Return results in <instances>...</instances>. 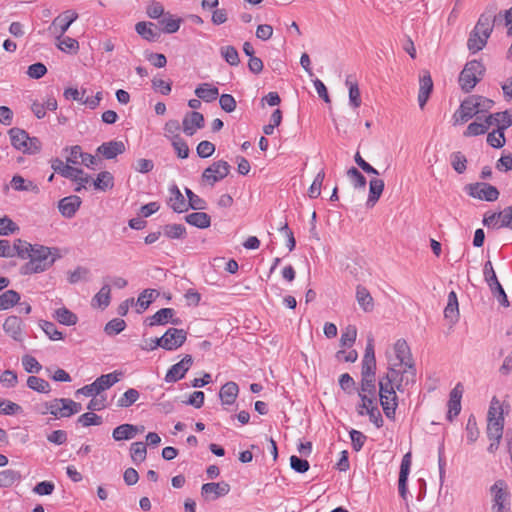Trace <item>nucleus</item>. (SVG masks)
Instances as JSON below:
<instances>
[{
    "instance_id": "f257e3e1",
    "label": "nucleus",
    "mask_w": 512,
    "mask_h": 512,
    "mask_svg": "<svg viewBox=\"0 0 512 512\" xmlns=\"http://www.w3.org/2000/svg\"><path fill=\"white\" fill-rule=\"evenodd\" d=\"M494 101L480 95H471L465 98L453 115L455 124H463L479 113L488 112Z\"/></svg>"
},
{
    "instance_id": "f03ea898",
    "label": "nucleus",
    "mask_w": 512,
    "mask_h": 512,
    "mask_svg": "<svg viewBox=\"0 0 512 512\" xmlns=\"http://www.w3.org/2000/svg\"><path fill=\"white\" fill-rule=\"evenodd\" d=\"M396 358L399 366H404L403 374L400 377L397 390L401 391L403 385L413 384L416 381V368L412 359L410 348L404 339H399L394 345Z\"/></svg>"
},
{
    "instance_id": "7ed1b4c3",
    "label": "nucleus",
    "mask_w": 512,
    "mask_h": 512,
    "mask_svg": "<svg viewBox=\"0 0 512 512\" xmlns=\"http://www.w3.org/2000/svg\"><path fill=\"white\" fill-rule=\"evenodd\" d=\"M486 68L479 60L468 61L460 72L458 82L465 93H469L485 75Z\"/></svg>"
},
{
    "instance_id": "20e7f679",
    "label": "nucleus",
    "mask_w": 512,
    "mask_h": 512,
    "mask_svg": "<svg viewBox=\"0 0 512 512\" xmlns=\"http://www.w3.org/2000/svg\"><path fill=\"white\" fill-rule=\"evenodd\" d=\"M123 376V372L114 371L112 373L103 374L93 383L83 386L76 391V394H82L86 397L99 395L101 392L109 389L119 382Z\"/></svg>"
},
{
    "instance_id": "39448f33",
    "label": "nucleus",
    "mask_w": 512,
    "mask_h": 512,
    "mask_svg": "<svg viewBox=\"0 0 512 512\" xmlns=\"http://www.w3.org/2000/svg\"><path fill=\"white\" fill-rule=\"evenodd\" d=\"M395 388L393 384H391V380L388 379V381H385L383 379H379V398H380V404L383 408V412L385 416L390 419H395V412L398 407V402L390 403L387 402V395L388 397L395 398Z\"/></svg>"
},
{
    "instance_id": "423d86ee",
    "label": "nucleus",
    "mask_w": 512,
    "mask_h": 512,
    "mask_svg": "<svg viewBox=\"0 0 512 512\" xmlns=\"http://www.w3.org/2000/svg\"><path fill=\"white\" fill-rule=\"evenodd\" d=\"M230 169L231 166L227 161H215L203 171L201 179L208 185L214 186L216 182H219L228 176Z\"/></svg>"
},
{
    "instance_id": "0eeeda50",
    "label": "nucleus",
    "mask_w": 512,
    "mask_h": 512,
    "mask_svg": "<svg viewBox=\"0 0 512 512\" xmlns=\"http://www.w3.org/2000/svg\"><path fill=\"white\" fill-rule=\"evenodd\" d=\"M465 189L471 197L488 202L496 201L499 197L498 189L486 182L468 184Z\"/></svg>"
},
{
    "instance_id": "6e6552de",
    "label": "nucleus",
    "mask_w": 512,
    "mask_h": 512,
    "mask_svg": "<svg viewBox=\"0 0 512 512\" xmlns=\"http://www.w3.org/2000/svg\"><path fill=\"white\" fill-rule=\"evenodd\" d=\"M60 257L57 248H49L42 245L32 246L29 259L33 260L36 264L46 265L45 270L53 265L55 260Z\"/></svg>"
},
{
    "instance_id": "1a4fd4ad",
    "label": "nucleus",
    "mask_w": 512,
    "mask_h": 512,
    "mask_svg": "<svg viewBox=\"0 0 512 512\" xmlns=\"http://www.w3.org/2000/svg\"><path fill=\"white\" fill-rule=\"evenodd\" d=\"M497 10V4H489L485 8V11L480 15L473 30L480 32L483 36L490 37L493 31L494 23L497 19Z\"/></svg>"
},
{
    "instance_id": "9d476101",
    "label": "nucleus",
    "mask_w": 512,
    "mask_h": 512,
    "mask_svg": "<svg viewBox=\"0 0 512 512\" xmlns=\"http://www.w3.org/2000/svg\"><path fill=\"white\" fill-rule=\"evenodd\" d=\"M490 492L493 496L492 511H503V509L510 508V493L504 480H497L491 486Z\"/></svg>"
},
{
    "instance_id": "9b49d317",
    "label": "nucleus",
    "mask_w": 512,
    "mask_h": 512,
    "mask_svg": "<svg viewBox=\"0 0 512 512\" xmlns=\"http://www.w3.org/2000/svg\"><path fill=\"white\" fill-rule=\"evenodd\" d=\"M193 364V358L191 355H185L181 361L172 365L165 375V381L167 383H175L185 377V374Z\"/></svg>"
},
{
    "instance_id": "f8f14e48",
    "label": "nucleus",
    "mask_w": 512,
    "mask_h": 512,
    "mask_svg": "<svg viewBox=\"0 0 512 512\" xmlns=\"http://www.w3.org/2000/svg\"><path fill=\"white\" fill-rule=\"evenodd\" d=\"M175 314L176 312L173 308H162L154 315L148 317L145 322L151 327L155 325H165L167 323L180 325L182 321L180 318L175 317Z\"/></svg>"
},
{
    "instance_id": "ddd939ff",
    "label": "nucleus",
    "mask_w": 512,
    "mask_h": 512,
    "mask_svg": "<svg viewBox=\"0 0 512 512\" xmlns=\"http://www.w3.org/2000/svg\"><path fill=\"white\" fill-rule=\"evenodd\" d=\"M162 338L166 341L163 343V349L167 351H173L185 343L187 339V332L183 329L169 328L162 335Z\"/></svg>"
},
{
    "instance_id": "4468645a",
    "label": "nucleus",
    "mask_w": 512,
    "mask_h": 512,
    "mask_svg": "<svg viewBox=\"0 0 512 512\" xmlns=\"http://www.w3.org/2000/svg\"><path fill=\"white\" fill-rule=\"evenodd\" d=\"M230 489V485L224 481L205 483L201 487V495L206 500H216L226 496L230 492Z\"/></svg>"
},
{
    "instance_id": "2eb2a0df",
    "label": "nucleus",
    "mask_w": 512,
    "mask_h": 512,
    "mask_svg": "<svg viewBox=\"0 0 512 512\" xmlns=\"http://www.w3.org/2000/svg\"><path fill=\"white\" fill-rule=\"evenodd\" d=\"M183 132L187 136H193L197 129H201L205 125L203 114L197 111L188 112L182 122Z\"/></svg>"
},
{
    "instance_id": "dca6fc26",
    "label": "nucleus",
    "mask_w": 512,
    "mask_h": 512,
    "mask_svg": "<svg viewBox=\"0 0 512 512\" xmlns=\"http://www.w3.org/2000/svg\"><path fill=\"white\" fill-rule=\"evenodd\" d=\"M71 163H64L61 159L55 158L51 161L52 169L64 178L70 180H77L79 175H83L84 171L80 168H75L70 165Z\"/></svg>"
},
{
    "instance_id": "f3484780",
    "label": "nucleus",
    "mask_w": 512,
    "mask_h": 512,
    "mask_svg": "<svg viewBox=\"0 0 512 512\" xmlns=\"http://www.w3.org/2000/svg\"><path fill=\"white\" fill-rule=\"evenodd\" d=\"M81 204L82 200L79 196L71 195L62 198L58 202V209L63 217L70 219L74 217Z\"/></svg>"
},
{
    "instance_id": "a211bd4d",
    "label": "nucleus",
    "mask_w": 512,
    "mask_h": 512,
    "mask_svg": "<svg viewBox=\"0 0 512 512\" xmlns=\"http://www.w3.org/2000/svg\"><path fill=\"white\" fill-rule=\"evenodd\" d=\"M126 150L125 144L122 141L111 140L102 143L97 148V153L107 160L116 158L118 155L123 154Z\"/></svg>"
},
{
    "instance_id": "6ab92c4d",
    "label": "nucleus",
    "mask_w": 512,
    "mask_h": 512,
    "mask_svg": "<svg viewBox=\"0 0 512 512\" xmlns=\"http://www.w3.org/2000/svg\"><path fill=\"white\" fill-rule=\"evenodd\" d=\"M463 394V386L461 383L456 384V386L451 390L448 401V413L447 419L452 421L454 417H456L461 411V398Z\"/></svg>"
},
{
    "instance_id": "aec40b11",
    "label": "nucleus",
    "mask_w": 512,
    "mask_h": 512,
    "mask_svg": "<svg viewBox=\"0 0 512 512\" xmlns=\"http://www.w3.org/2000/svg\"><path fill=\"white\" fill-rule=\"evenodd\" d=\"M50 413L56 418H67L68 407L65 403V398H55L51 401L46 402V410H39V414L46 415Z\"/></svg>"
},
{
    "instance_id": "412c9836",
    "label": "nucleus",
    "mask_w": 512,
    "mask_h": 512,
    "mask_svg": "<svg viewBox=\"0 0 512 512\" xmlns=\"http://www.w3.org/2000/svg\"><path fill=\"white\" fill-rule=\"evenodd\" d=\"M3 329L15 341H22V320L18 316L7 317L3 323Z\"/></svg>"
},
{
    "instance_id": "4be33fe9",
    "label": "nucleus",
    "mask_w": 512,
    "mask_h": 512,
    "mask_svg": "<svg viewBox=\"0 0 512 512\" xmlns=\"http://www.w3.org/2000/svg\"><path fill=\"white\" fill-rule=\"evenodd\" d=\"M433 90V81L429 72H425L423 76L420 77V87L418 93V103L421 109L426 105L430 94Z\"/></svg>"
},
{
    "instance_id": "5701e85b",
    "label": "nucleus",
    "mask_w": 512,
    "mask_h": 512,
    "mask_svg": "<svg viewBox=\"0 0 512 512\" xmlns=\"http://www.w3.org/2000/svg\"><path fill=\"white\" fill-rule=\"evenodd\" d=\"M485 118L490 123V127L496 125L497 130L505 131L508 127L512 126V113L509 110L489 114Z\"/></svg>"
},
{
    "instance_id": "b1692460",
    "label": "nucleus",
    "mask_w": 512,
    "mask_h": 512,
    "mask_svg": "<svg viewBox=\"0 0 512 512\" xmlns=\"http://www.w3.org/2000/svg\"><path fill=\"white\" fill-rule=\"evenodd\" d=\"M78 18V13L74 10H66L59 16H57L53 22L52 26H58L60 29V36H63L64 33L69 29L70 25Z\"/></svg>"
},
{
    "instance_id": "393cba45",
    "label": "nucleus",
    "mask_w": 512,
    "mask_h": 512,
    "mask_svg": "<svg viewBox=\"0 0 512 512\" xmlns=\"http://www.w3.org/2000/svg\"><path fill=\"white\" fill-rule=\"evenodd\" d=\"M154 27V23L142 21L135 25V30L143 39L149 42H154L160 37V32Z\"/></svg>"
},
{
    "instance_id": "a878e982",
    "label": "nucleus",
    "mask_w": 512,
    "mask_h": 512,
    "mask_svg": "<svg viewBox=\"0 0 512 512\" xmlns=\"http://www.w3.org/2000/svg\"><path fill=\"white\" fill-rule=\"evenodd\" d=\"M169 191L171 196L169 198L168 205L172 208V210L176 213L186 212V200L179 188L176 185H173Z\"/></svg>"
},
{
    "instance_id": "bb28decb",
    "label": "nucleus",
    "mask_w": 512,
    "mask_h": 512,
    "mask_svg": "<svg viewBox=\"0 0 512 512\" xmlns=\"http://www.w3.org/2000/svg\"><path fill=\"white\" fill-rule=\"evenodd\" d=\"M239 387L235 382H227L225 383L219 392V397L221 399L222 404L224 405H232L238 395Z\"/></svg>"
},
{
    "instance_id": "cd10ccee",
    "label": "nucleus",
    "mask_w": 512,
    "mask_h": 512,
    "mask_svg": "<svg viewBox=\"0 0 512 512\" xmlns=\"http://www.w3.org/2000/svg\"><path fill=\"white\" fill-rule=\"evenodd\" d=\"M138 434V426L133 424H121L117 426L113 432L112 437L115 441L129 440Z\"/></svg>"
},
{
    "instance_id": "c85d7f7f",
    "label": "nucleus",
    "mask_w": 512,
    "mask_h": 512,
    "mask_svg": "<svg viewBox=\"0 0 512 512\" xmlns=\"http://www.w3.org/2000/svg\"><path fill=\"white\" fill-rule=\"evenodd\" d=\"M487 420V437L489 438V440L501 439L504 428L503 412H499V415L495 421H492L491 419Z\"/></svg>"
},
{
    "instance_id": "c756f323",
    "label": "nucleus",
    "mask_w": 512,
    "mask_h": 512,
    "mask_svg": "<svg viewBox=\"0 0 512 512\" xmlns=\"http://www.w3.org/2000/svg\"><path fill=\"white\" fill-rule=\"evenodd\" d=\"M195 95L204 102H212L219 96V90L210 83H202L195 89Z\"/></svg>"
},
{
    "instance_id": "7c9ffc66",
    "label": "nucleus",
    "mask_w": 512,
    "mask_h": 512,
    "mask_svg": "<svg viewBox=\"0 0 512 512\" xmlns=\"http://www.w3.org/2000/svg\"><path fill=\"white\" fill-rule=\"evenodd\" d=\"M11 187L15 191H28L38 194L40 189L37 184L31 180L24 179L21 175H14L10 181Z\"/></svg>"
},
{
    "instance_id": "2f4dec72",
    "label": "nucleus",
    "mask_w": 512,
    "mask_h": 512,
    "mask_svg": "<svg viewBox=\"0 0 512 512\" xmlns=\"http://www.w3.org/2000/svg\"><path fill=\"white\" fill-rule=\"evenodd\" d=\"M8 134L10 136L12 146L17 150L24 152V148L27 146L26 141L29 140L28 133L23 129L13 127L8 131Z\"/></svg>"
},
{
    "instance_id": "473e14b6",
    "label": "nucleus",
    "mask_w": 512,
    "mask_h": 512,
    "mask_svg": "<svg viewBox=\"0 0 512 512\" xmlns=\"http://www.w3.org/2000/svg\"><path fill=\"white\" fill-rule=\"evenodd\" d=\"M356 299L359 306L365 312H371L374 308V301L366 287L358 285L356 287Z\"/></svg>"
},
{
    "instance_id": "72a5a7b5",
    "label": "nucleus",
    "mask_w": 512,
    "mask_h": 512,
    "mask_svg": "<svg viewBox=\"0 0 512 512\" xmlns=\"http://www.w3.org/2000/svg\"><path fill=\"white\" fill-rule=\"evenodd\" d=\"M185 221L197 228L205 229L211 225V217L205 212H193L185 216Z\"/></svg>"
},
{
    "instance_id": "f704fd0d",
    "label": "nucleus",
    "mask_w": 512,
    "mask_h": 512,
    "mask_svg": "<svg viewBox=\"0 0 512 512\" xmlns=\"http://www.w3.org/2000/svg\"><path fill=\"white\" fill-rule=\"evenodd\" d=\"M488 38L489 37L483 36L480 32L472 30L467 40L469 51L477 53L482 50L486 46Z\"/></svg>"
},
{
    "instance_id": "c9c22d12",
    "label": "nucleus",
    "mask_w": 512,
    "mask_h": 512,
    "mask_svg": "<svg viewBox=\"0 0 512 512\" xmlns=\"http://www.w3.org/2000/svg\"><path fill=\"white\" fill-rule=\"evenodd\" d=\"M444 316L452 323H455L459 317L458 300L454 291L448 294V303L444 309Z\"/></svg>"
},
{
    "instance_id": "e433bc0d",
    "label": "nucleus",
    "mask_w": 512,
    "mask_h": 512,
    "mask_svg": "<svg viewBox=\"0 0 512 512\" xmlns=\"http://www.w3.org/2000/svg\"><path fill=\"white\" fill-rule=\"evenodd\" d=\"M95 189L100 191H107L114 186V177L109 171H102L97 175V178L92 181Z\"/></svg>"
},
{
    "instance_id": "4c0bfd02",
    "label": "nucleus",
    "mask_w": 512,
    "mask_h": 512,
    "mask_svg": "<svg viewBox=\"0 0 512 512\" xmlns=\"http://www.w3.org/2000/svg\"><path fill=\"white\" fill-rule=\"evenodd\" d=\"M384 181L382 179L373 178L369 182V197L367 204L374 205L380 198L384 190Z\"/></svg>"
},
{
    "instance_id": "58836bf2",
    "label": "nucleus",
    "mask_w": 512,
    "mask_h": 512,
    "mask_svg": "<svg viewBox=\"0 0 512 512\" xmlns=\"http://www.w3.org/2000/svg\"><path fill=\"white\" fill-rule=\"evenodd\" d=\"M110 293H111L110 285L104 284L101 287V289L99 290V292L93 297L92 305L94 307L97 306L99 308L105 309L110 304V299H111Z\"/></svg>"
},
{
    "instance_id": "ea45409f",
    "label": "nucleus",
    "mask_w": 512,
    "mask_h": 512,
    "mask_svg": "<svg viewBox=\"0 0 512 512\" xmlns=\"http://www.w3.org/2000/svg\"><path fill=\"white\" fill-rule=\"evenodd\" d=\"M346 86L349 89V104L353 108H358L361 105V95L358 83L351 80V76H348L345 81Z\"/></svg>"
},
{
    "instance_id": "a19ab883",
    "label": "nucleus",
    "mask_w": 512,
    "mask_h": 512,
    "mask_svg": "<svg viewBox=\"0 0 512 512\" xmlns=\"http://www.w3.org/2000/svg\"><path fill=\"white\" fill-rule=\"evenodd\" d=\"M21 297L15 290H7L0 295V311L8 310L19 303Z\"/></svg>"
},
{
    "instance_id": "79ce46f5",
    "label": "nucleus",
    "mask_w": 512,
    "mask_h": 512,
    "mask_svg": "<svg viewBox=\"0 0 512 512\" xmlns=\"http://www.w3.org/2000/svg\"><path fill=\"white\" fill-rule=\"evenodd\" d=\"M162 234L169 239H184L186 227L182 224H167L162 227Z\"/></svg>"
},
{
    "instance_id": "37998d69",
    "label": "nucleus",
    "mask_w": 512,
    "mask_h": 512,
    "mask_svg": "<svg viewBox=\"0 0 512 512\" xmlns=\"http://www.w3.org/2000/svg\"><path fill=\"white\" fill-rule=\"evenodd\" d=\"M54 318L59 323L67 326L75 325L78 321L77 315L65 307L55 310Z\"/></svg>"
},
{
    "instance_id": "c03bdc74",
    "label": "nucleus",
    "mask_w": 512,
    "mask_h": 512,
    "mask_svg": "<svg viewBox=\"0 0 512 512\" xmlns=\"http://www.w3.org/2000/svg\"><path fill=\"white\" fill-rule=\"evenodd\" d=\"M22 475L19 471L14 469H6L0 471V487H10L15 482L20 481Z\"/></svg>"
},
{
    "instance_id": "a18cd8bd",
    "label": "nucleus",
    "mask_w": 512,
    "mask_h": 512,
    "mask_svg": "<svg viewBox=\"0 0 512 512\" xmlns=\"http://www.w3.org/2000/svg\"><path fill=\"white\" fill-rule=\"evenodd\" d=\"M159 23L163 26L162 31L167 34H173L177 32L180 28L181 19L173 18V16L168 12L165 16L159 21Z\"/></svg>"
},
{
    "instance_id": "49530a36",
    "label": "nucleus",
    "mask_w": 512,
    "mask_h": 512,
    "mask_svg": "<svg viewBox=\"0 0 512 512\" xmlns=\"http://www.w3.org/2000/svg\"><path fill=\"white\" fill-rule=\"evenodd\" d=\"M27 386L38 393L47 394L51 391L49 382L37 376H29L27 379Z\"/></svg>"
},
{
    "instance_id": "de8ad7c7",
    "label": "nucleus",
    "mask_w": 512,
    "mask_h": 512,
    "mask_svg": "<svg viewBox=\"0 0 512 512\" xmlns=\"http://www.w3.org/2000/svg\"><path fill=\"white\" fill-rule=\"evenodd\" d=\"M62 36H58L57 37V40H58V43H57V47L65 52V53H72V54H77L78 50H79V43L76 39L74 38H71V37H63L61 38Z\"/></svg>"
},
{
    "instance_id": "09e8293b",
    "label": "nucleus",
    "mask_w": 512,
    "mask_h": 512,
    "mask_svg": "<svg viewBox=\"0 0 512 512\" xmlns=\"http://www.w3.org/2000/svg\"><path fill=\"white\" fill-rule=\"evenodd\" d=\"M140 397V393L138 390L134 388H129L127 391L123 393V395L117 401V407L119 408H128L133 405Z\"/></svg>"
},
{
    "instance_id": "8fccbe9b",
    "label": "nucleus",
    "mask_w": 512,
    "mask_h": 512,
    "mask_svg": "<svg viewBox=\"0 0 512 512\" xmlns=\"http://www.w3.org/2000/svg\"><path fill=\"white\" fill-rule=\"evenodd\" d=\"M185 193L188 198V202H186L187 210L193 209V210H204L207 207V203L204 199L196 195L192 190L189 188H185Z\"/></svg>"
},
{
    "instance_id": "3c124183",
    "label": "nucleus",
    "mask_w": 512,
    "mask_h": 512,
    "mask_svg": "<svg viewBox=\"0 0 512 512\" xmlns=\"http://www.w3.org/2000/svg\"><path fill=\"white\" fill-rule=\"evenodd\" d=\"M220 54L223 59L231 66H238L240 58L237 49L232 45L222 46Z\"/></svg>"
},
{
    "instance_id": "603ef678",
    "label": "nucleus",
    "mask_w": 512,
    "mask_h": 512,
    "mask_svg": "<svg viewBox=\"0 0 512 512\" xmlns=\"http://www.w3.org/2000/svg\"><path fill=\"white\" fill-rule=\"evenodd\" d=\"M490 128V123L487 122L486 118L482 122L474 121L470 123L464 132V136H478L486 133Z\"/></svg>"
},
{
    "instance_id": "864d4df0",
    "label": "nucleus",
    "mask_w": 512,
    "mask_h": 512,
    "mask_svg": "<svg viewBox=\"0 0 512 512\" xmlns=\"http://www.w3.org/2000/svg\"><path fill=\"white\" fill-rule=\"evenodd\" d=\"M131 459L134 463L138 464L146 459L147 448L144 442H134L130 447Z\"/></svg>"
},
{
    "instance_id": "5fc2aeb1",
    "label": "nucleus",
    "mask_w": 512,
    "mask_h": 512,
    "mask_svg": "<svg viewBox=\"0 0 512 512\" xmlns=\"http://www.w3.org/2000/svg\"><path fill=\"white\" fill-rule=\"evenodd\" d=\"M154 293L158 295V293L154 289H145L143 292L140 293L137 299V305L139 307L137 309L138 313L144 312L149 307V305L153 301Z\"/></svg>"
},
{
    "instance_id": "6e6d98bb",
    "label": "nucleus",
    "mask_w": 512,
    "mask_h": 512,
    "mask_svg": "<svg viewBox=\"0 0 512 512\" xmlns=\"http://www.w3.org/2000/svg\"><path fill=\"white\" fill-rule=\"evenodd\" d=\"M14 256L17 255L21 259H27L32 251V245L25 240L16 239L14 240L13 246Z\"/></svg>"
},
{
    "instance_id": "4d7b16f0",
    "label": "nucleus",
    "mask_w": 512,
    "mask_h": 512,
    "mask_svg": "<svg viewBox=\"0 0 512 512\" xmlns=\"http://www.w3.org/2000/svg\"><path fill=\"white\" fill-rule=\"evenodd\" d=\"M39 325L51 340L55 341L63 339V333L57 329L53 322L41 320Z\"/></svg>"
},
{
    "instance_id": "13d9d810",
    "label": "nucleus",
    "mask_w": 512,
    "mask_h": 512,
    "mask_svg": "<svg viewBox=\"0 0 512 512\" xmlns=\"http://www.w3.org/2000/svg\"><path fill=\"white\" fill-rule=\"evenodd\" d=\"M126 328V322L121 318L110 320L104 327V331L109 336H115Z\"/></svg>"
},
{
    "instance_id": "bf43d9fd",
    "label": "nucleus",
    "mask_w": 512,
    "mask_h": 512,
    "mask_svg": "<svg viewBox=\"0 0 512 512\" xmlns=\"http://www.w3.org/2000/svg\"><path fill=\"white\" fill-rule=\"evenodd\" d=\"M347 176L351 180V182L353 183V186L356 189L365 190L366 183H367L366 178L364 177L363 174L360 173V171L357 168H355V167L349 168L347 170Z\"/></svg>"
},
{
    "instance_id": "052dcab7",
    "label": "nucleus",
    "mask_w": 512,
    "mask_h": 512,
    "mask_svg": "<svg viewBox=\"0 0 512 512\" xmlns=\"http://www.w3.org/2000/svg\"><path fill=\"white\" fill-rule=\"evenodd\" d=\"M324 178H325V172L322 169L321 171H319L317 173L314 181L312 182L311 186L308 189V196L310 198L315 199L320 196Z\"/></svg>"
},
{
    "instance_id": "680f3d73",
    "label": "nucleus",
    "mask_w": 512,
    "mask_h": 512,
    "mask_svg": "<svg viewBox=\"0 0 512 512\" xmlns=\"http://www.w3.org/2000/svg\"><path fill=\"white\" fill-rule=\"evenodd\" d=\"M450 158L451 165L457 173L462 174L466 171L467 159L460 151L453 152Z\"/></svg>"
},
{
    "instance_id": "e2e57ef3",
    "label": "nucleus",
    "mask_w": 512,
    "mask_h": 512,
    "mask_svg": "<svg viewBox=\"0 0 512 512\" xmlns=\"http://www.w3.org/2000/svg\"><path fill=\"white\" fill-rule=\"evenodd\" d=\"M487 143L493 148H502L505 145V134L502 130H494L487 135Z\"/></svg>"
},
{
    "instance_id": "0e129e2a",
    "label": "nucleus",
    "mask_w": 512,
    "mask_h": 512,
    "mask_svg": "<svg viewBox=\"0 0 512 512\" xmlns=\"http://www.w3.org/2000/svg\"><path fill=\"white\" fill-rule=\"evenodd\" d=\"M467 440L469 443H474L479 437V429L477 426L476 418L473 415L467 420L466 424Z\"/></svg>"
},
{
    "instance_id": "69168bd1",
    "label": "nucleus",
    "mask_w": 512,
    "mask_h": 512,
    "mask_svg": "<svg viewBox=\"0 0 512 512\" xmlns=\"http://www.w3.org/2000/svg\"><path fill=\"white\" fill-rule=\"evenodd\" d=\"M22 365L27 373H39L42 369V365L31 355H24L22 357Z\"/></svg>"
},
{
    "instance_id": "338daca9",
    "label": "nucleus",
    "mask_w": 512,
    "mask_h": 512,
    "mask_svg": "<svg viewBox=\"0 0 512 512\" xmlns=\"http://www.w3.org/2000/svg\"><path fill=\"white\" fill-rule=\"evenodd\" d=\"M356 336V327L352 325L347 326L340 338L341 346L351 347L355 343Z\"/></svg>"
},
{
    "instance_id": "774afa93",
    "label": "nucleus",
    "mask_w": 512,
    "mask_h": 512,
    "mask_svg": "<svg viewBox=\"0 0 512 512\" xmlns=\"http://www.w3.org/2000/svg\"><path fill=\"white\" fill-rule=\"evenodd\" d=\"M19 231L18 225L13 222L9 217L4 216L0 218V235L8 236Z\"/></svg>"
}]
</instances>
